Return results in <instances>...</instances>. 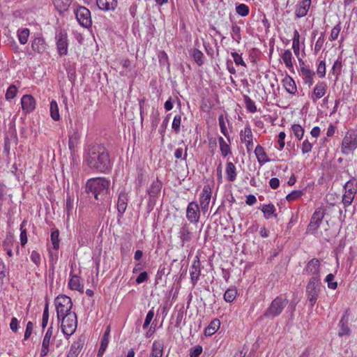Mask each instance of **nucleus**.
<instances>
[{
  "instance_id": "nucleus-2",
  "label": "nucleus",
  "mask_w": 357,
  "mask_h": 357,
  "mask_svg": "<svg viewBox=\"0 0 357 357\" xmlns=\"http://www.w3.org/2000/svg\"><path fill=\"white\" fill-rule=\"evenodd\" d=\"M110 186V181L105 178L97 177L90 178L86 184L88 193H91L97 200L104 199L108 194Z\"/></svg>"
},
{
  "instance_id": "nucleus-18",
  "label": "nucleus",
  "mask_w": 357,
  "mask_h": 357,
  "mask_svg": "<svg viewBox=\"0 0 357 357\" xmlns=\"http://www.w3.org/2000/svg\"><path fill=\"white\" fill-rule=\"evenodd\" d=\"M47 43L43 37H36L31 41V48L34 52L43 54L47 50Z\"/></svg>"
},
{
  "instance_id": "nucleus-35",
  "label": "nucleus",
  "mask_w": 357,
  "mask_h": 357,
  "mask_svg": "<svg viewBox=\"0 0 357 357\" xmlns=\"http://www.w3.org/2000/svg\"><path fill=\"white\" fill-rule=\"evenodd\" d=\"M29 34L30 31L27 28H21L17 30V35L20 44L25 45L28 42Z\"/></svg>"
},
{
  "instance_id": "nucleus-55",
  "label": "nucleus",
  "mask_w": 357,
  "mask_h": 357,
  "mask_svg": "<svg viewBox=\"0 0 357 357\" xmlns=\"http://www.w3.org/2000/svg\"><path fill=\"white\" fill-rule=\"evenodd\" d=\"M218 122H219V126H220V130H221V132L228 139V140L229 141V137H227L228 135V132H227V127H226V123H225V119H224V116L222 114L220 115L219 117H218Z\"/></svg>"
},
{
  "instance_id": "nucleus-6",
  "label": "nucleus",
  "mask_w": 357,
  "mask_h": 357,
  "mask_svg": "<svg viewBox=\"0 0 357 357\" xmlns=\"http://www.w3.org/2000/svg\"><path fill=\"white\" fill-rule=\"evenodd\" d=\"M344 193L342 196V202L344 208L350 206L357 192V180L352 178L344 185Z\"/></svg>"
},
{
  "instance_id": "nucleus-58",
  "label": "nucleus",
  "mask_w": 357,
  "mask_h": 357,
  "mask_svg": "<svg viewBox=\"0 0 357 357\" xmlns=\"http://www.w3.org/2000/svg\"><path fill=\"white\" fill-rule=\"evenodd\" d=\"M109 340L102 337L100 346L98 352V357H102L108 346Z\"/></svg>"
},
{
  "instance_id": "nucleus-39",
  "label": "nucleus",
  "mask_w": 357,
  "mask_h": 357,
  "mask_svg": "<svg viewBox=\"0 0 357 357\" xmlns=\"http://www.w3.org/2000/svg\"><path fill=\"white\" fill-rule=\"evenodd\" d=\"M218 142L221 153L224 157H226L229 153H231V149L229 144L225 141V139L222 137H220L218 138Z\"/></svg>"
},
{
  "instance_id": "nucleus-24",
  "label": "nucleus",
  "mask_w": 357,
  "mask_h": 357,
  "mask_svg": "<svg viewBox=\"0 0 357 357\" xmlns=\"http://www.w3.org/2000/svg\"><path fill=\"white\" fill-rule=\"evenodd\" d=\"M283 86L289 94L295 95L297 92V87L295 81L289 75H286L282 81Z\"/></svg>"
},
{
  "instance_id": "nucleus-22",
  "label": "nucleus",
  "mask_w": 357,
  "mask_h": 357,
  "mask_svg": "<svg viewBox=\"0 0 357 357\" xmlns=\"http://www.w3.org/2000/svg\"><path fill=\"white\" fill-rule=\"evenodd\" d=\"M200 274V262L199 259H196L194 261L190 269V280L193 285H195L197 284Z\"/></svg>"
},
{
  "instance_id": "nucleus-11",
  "label": "nucleus",
  "mask_w": 357,
  "mask_h": 357,
  "mask_svg": "<svg viewBox=\"0 0 357 357\" xmlns=\"http://www.w3.org/2000/svg\"><path fill=\"white\" fill-rule=\"evenodd\" d=\"M321 264L319 259L313 258L310 260L303 268V274L312 275L311 278H320Z\"/></svg>"
},
{
  "instance_id": "nucleus-56",
  "label": "nucleus",
  "mask_w": 357,
  "mask_h": 357,
  "mask_svg": "<svg viewBox=\"0 0 357 357\" xmlns=\"http://www.w3.org/2000/svg\"><path fill=\"white\" fill-rule=\"evenodd\" d=\"M334 275L332 273H329L326 275L325 281L328 283V287L331 289H336L337 287V283L336 282H333Z\"/></svg>"
},
{
  "instance_id": "nucleus-42",
  "label": "nucleus",
  "mask_w": 357,
  "mask_h": 357,
  "mask_svg": "<svg viewBox=\"0 0 357 357\" xmlns=\"http://www.w3.org/2000/svg\"><path fill=\"white\" fill-rule=\"evenodd\" d=\"M50 115L54 121H59L60 119L58 105L55 100L50 102Z\"/></svg>"
},
{
  "instance_id": "nucleus-40",
  "label": "nucleus",
  "mask_w": 357,
  "mask_h": 357,
  "mask_svg": "<svg viewBox=\"0 0 357 357\" xmlns=\"http://www.w3.org/2000/svg\"><path fill=\"white\" fill-rule=\"evenodd\" d=\"M64 208L67 215V220H69L70 216L72 214L73 210V199L71 198L69 193H67Z\"/></svg>"
},
{
  "instance_id": "nucleus-59",
  "label": "nucleus",
  "mask_w": 357,
  "mask_h": 357,
  "mask_svg": "<svg viewBox=\"0 0 357 357\" xmlns=\"http://www.w3.org/2000/svg\"><path fill=\"white\" fill-rule=\"evenodd\" d=\"M341 31V26L340 23L339 22L337 24H336L332 29L331 36H330V40H335L337 38L339 33Z\"/></svg>"
},
{
  "instance_id": "nucleus-31",
  "label": "nucleus",
  "mask_w": 357,
  "mask_h": 357,
  "mask_svg": "<svg viewBox=\"0 0 357 357\" xmlns=\"http://www.w3.org/2000/svg\"><path fill=\"white\" fill-rule=\"evenodd\" d=\"M189 54L199 66L204 64V54L199 50L197 48L191 49L189 51Z\"/></svg>"
},
{
  "instance_id": "nucleus-37",
  "label": "nucleus",
  "mask_w": 357,
  "mask_h": 357,
  "mask_svg": "<svg viewBox=\"0 0 357 357\" xmlns=\"http://www.w3.org/2000/svg\"><path fill=\"white\" fill-rule=\"evenodd\" d=\"M261 211L264 213L266 219H268L271 215L277 217V214L275 213V208L273 204L264 205L261 208Z\"/></svg>"
},
{
  "instance_id": "nucleus-9",
  "label": "nucleus",
  "mask_w": 357,
  "mask_h": 357,
  "mask_svg": "<svg viewBox=\"0 0 357 357\" xmlns=\"http://www.w3.org/2000/svg\"><path fill=\"white\" fill-rule=\"evenodd\" d=\"M75 14L77 22L84 27L91 26L92 20L90 10L84 6H79L75 10Z\"/></svg>"
},
{
  "instance_id": "nucleus-14",
  "label": "nucleus",
  "mask_w": 357,
  "mask_h": 357,
  "mask_svg": "<svg viewBox=\"0 0 357 357\" xmlns=\"http://www.w3.org/2000/svg\"><path fill=\"white\" fill-rule=\"evenodd\" d=\"M51 325H52V324ZM52 335L53 327L52 326H50L48 328L47 332L45 333L43 340L42 347L40 353V357H45L48 354V352L50 351V344Z\"/></svg>"
},
{
  "instance_id": "nucleus-48",
  "label": "nucleus",
  "mask_w": 357,
  "mask_h": 357,
  "mask_svg": "<svg viewBox=\"0 0 357 357\" xmlns=\"http://www.w3.org/2000/svg\"><path fill=\"white\" fill-rule=\"evenodd\" d=\"M26 224V220H24L20 225V243L22 246H24L27 243V234L26 230L24 229L25 225Z\"/></svg>"
},
{
  "instance_id": "nucleus-64",
  "label": "nucleus",
  "mask_w": 357,
  "mask_h": 357,
  "mask_svg": "<svg viewBox=\"0 0 357 357\" xmlns=\"http://www.w3.org/2000/svg\"><path fill=\"white\" fill-rule=\"evenodd\" d=\"M202 352V347L200 345H197L195 348L190 349V357H198Z\"/></svg>"
},
{
  "instance_id": "nucleus-62",
  "label": "nucleus",
  "mask_w": 357,
  "mask_h": 357,
  "mask_svg": "<svg viewBox=\"0 0 357 357\" xmlns=\"http://www.w3.org/2000/svg\"><path fill=\"white\" fill-rule=\"evenodd\" d=\"M30 259L37 266H40L41 258L40 254L37 251L33 250L31 252Z\"/></svg>"
},
{
  "instance_id": "nucleus-16",
  "label": "nucleus",
  "mask_w": 357,
  "mask_h": 357,
  "mask_svg": "<svg viewBox=\"0 0 357 357\" xmlns=\"http://www.w3.org/2000/svg\"><path fill=\"white\" fill-rule=\"evenodd\" d=\"M68 36L66 33H60L56 41L57 50L60 56L68 53Z\"/></svg>"
},
{
  "instance_id": "nucleus-43",
  "label": "nucleus",
  "mask_w": 357,
  "mask_h": 357,
  "mask_svg": "<svg viewBox=\"0 0 357 357\" xmlns=\"http://www.w3.org/2000/svg\"><path fill=\"white\" fill-rule=\"evenodd\" d=\"M282 59L285 64V66L288 68H293V63H292V54L291 52L289 50H284V53L282 55Z\"/></svg>"
},
{
  "instance_id": "nucleus-10",
  "label": "nucleus",
  "mask_w": 357,
  "mask_h": 357,
  "mask_svg": "<svg viewBox=\"0 0 357 357\" xmlns=\"http://www.w3.org/2000/svg\"><path fill=\"white\" fill-rule=\"evenodd\" d=\"M324 217V213L321 208H318L312 214L310 223L307 227V232L314 234L319 227Z\"/></svg>"
},
{
  "instance_id": "nucleus-34",
  "label": "nucleus",
  "mask_w": 357,
  "mask_h": 357,
  "mask_svg": "<svg viewBox=\"0 0 357 357\" xmlns=\"http://www.w3.org/2000/svg\"><path fill=\"white\" fill-rule=\"evenodd\" d=\"M342 68V57L339 56L338 59L334 62L331 70V73L335 76V82L339 79V76L341 74Z\"/></svg>"
},
{
  "instance_id": "nucleus-33",
  "label": "nucleus",
  "mask_w": 357,
  "mask_h": 357,
  "mask_svg": "<svg viewBox=\"0 0 357 357\" xmlns=\"http://www.w3.org/2000/svg\"><path fill=\"white\" fill-rule=\"evenodd\" d=\"M83 340L81 339H79L76 342H74L71 344L68 354L74 356L75 357H77L79 353L80 352L81 349L83 347Z\"/></svg>"
},
{
  "instance_id": "nucleus-21",
  "label": "nucleus",
  "mask_w": 357,
  "mask_h": 357,
  "mask_svg": "<svg viewBox=\"0 0 357 357\" xmlns=\"http://www.w3.org/2000/svg\"><path fill=\"white\" fill-rule=\"evenodd\" d=\"M327 89V85L324 82H319L317 83L314 89L313 93L312 96V100L313 102H316L317 100L322 98Z\"/></svg>"
},
{
  "instance_id": "nucleus-36",
  "label": "nucleus",
  "mask_w": 357,
  "mask_h": 357,
  "mask_svg": "<svg viewBox=\"0 0 357 357\" xmlns=\"http://www.w3.org/2000/svg\"><path fill=\"white\" fill-rule=\"evenodd\" d=\"M226 175L229 181H234L236 178V167L231 162H228L226 167Z\"/></svg>"
},
{
  "instance_id": "nucleus-8",
  "label": "nucleus",
  "mask_w": 357,
  "mask_h": 357,
  "mask_svg": "<svg viewBox=\"0 0 357 357\" xmlns=\"http://www.w3.org/2000/svg\"><path fill=\"white\" fill-rule=\"evenodd\" d=\"M357 148V130L347 132L342 143V152L349 154L351 151Z\"/></svg>"
},
{
  "instance_id": "nucleus-29",
  "label": "nucleus",
  "mask_w": 357,
  "mask_h": 357,
  "mask_svg": "<svg viewBox=\"0 0 357 357\" xmlns=\"http://www.w3.org/2000/svg\"><path fill=\"white\" fill-rule=\"evenodd\" d=\"M163 354V342L160 340L154 341L149 357H162Z\"/></svg>"
},
{
  "instance_id": "nucleus-19",
  "label": "nucleus",
  "mask_w": 357,
  "mask_h": 357,
  "mask_svg": "<svg viewBox=\"0 0 357 357\" xmlns=\"http://www.w3.org/2000/svg\"><path fill=\"white\" fill-rule=\"evenodd\" d=\"M211 197V190L208 185H205L203 188L202 192L200 195L199 202L200 206L203 209H207Z\"/></svg>"
},
{
  "instance_id": "nucleus-53",
  "label": "nucleus",
  "mask_w": 357,
  "mask_h": 357,
  "mask_svg": "<svg viewBox=\"0 0 357 357\" xmlns=\"http://www.w3.org/2000/svg\"><path fill=\"white\" fill-rule=\"evenodd\" d=\"M17 91V87L15 85H10L6 91V99L7 100L13 99L16 96Z\"/></svg>"
},
{
  "instance_id": "nucleus-46",
  "label": "nucleus",
  "mask_w": 357,
  "mask_h": 357,
  "mask_svg": "<svg viewBox=\"0 0 357 357\" xmlns=\"http://www.w3.org/2000/svg\"><path fill=\"white\" fill-rule=\"evenodd\" d=\"M243 100L245 104L246 109L251 113L257 112V107L255 102L248 95H243Z\"/></svg>"
},
{
  "instance_id": "nucleus-26",
  "label": "nucleus",
  "mask_w": 357,
  "mask_h": 357,
  "mask_svg": "<svg viewBox=\"0 0 357 357\" xmlns=\"http://www.w3.org/2000/svg\"><path fill=\"white\" fill-rule=\"evenodd\" d=\"M96 4L102 10H114L117 6V0H96Z\"/></svg>"
},
{
  "instance_id": "nucleus-52",
  "label": "nucleus",
  "mask_w": 357,
  "mask_h": 357,
  "mask_svg": "<svg viewBox=\"0 0 357 357\" xmlns=\"http://www.w3.org/2000/svg\"><path fill=\"white\" fill-rule=\"evenodd\" d=\"M291 128L296 137L301 140L304 134V129L298 124L293 125Z\"/></svg>"
},
{
  "instance_id": "nucleus-25",
  "label": "nucleus",
  "mask_w": 357,
  "mask_h": 357,
  "mask_svg": "<svg viewBox=\"0 0 357 357\" xmlns=\"http://www.w3.org/2000/svg\"><path fill=\"white\" fill-rule=\"evenodd\" d=\"M70 278L68 282V287L72 290H76L80 292H83L84 286L80 282V278L78 275L73 274L70 273Z\"/></svg>"
},
{
  "instance_id": "nucleus-63",
  "label": "nucleus",
  "mask_w": 357,
  "mask_h": 357,
  "mask_svg": "<svg viewBox=\"0 0 357 357\" xmlns=\"http://www.w3.org/2000/svg\"><path fill=\"white\" fill-rule=\"evenodd\" d=\"M324 43V33L321 32L319 38L317 40L314 45V52H318L321 49Z\"/></svg>"
},
{
  "instance_id": "nucleus-7",
  "label": "nucleus",
  "mask_w": 357,
  "mask_h": 357,
  "mask_svg": "<svg viewBox=\"0 0 357 357\" xmlns=\"http://www.w3.org/2000/svg\"><path fill=\"white\" fill-rule=\"evenodd\" d=\"M320 278H311L306 286V294L311 307L314 306L320 292Z\"/></svg>"
},
{
  "instance_id": "nucleus-5",
  "label": "nucleus",
  "mask_w": 357,
  "mask_h": 357,
  "mask_svg": "<svg viewBox=\"0 0 357 357\" xmlns=\"http://www.w3.org/2000/svg\"><path fill=\"white\" fill-rule=\"evenodd\" d=\"M55 305L57 319L60 321L61 317L72 313L73 303L71 298L66 295H61L56 298Z\"/></svg>"
},
{
  "instance_id": "nucleus-13",
  "label": "nucleus",
  "mask_w": 357,
  "mask_h": 357,
  "mask_svg": "<svg viewBox=\"0 0 357 357\" xmlns=\"http://www.w3.org/2000/svg\"><path fill=\"white\" fill-rule=\"evenodd\" d=\"M311 3V0H302L298 2L295 6V17L296 18L305 17L307 15Z\"/></svg>"
},
{
  "instance_id": "nucleus-27",
  "label": "nucleus",
  "mask_w": 357,
  "mask_h": 357,
  "mask_svg": "<svg viewBox=\"0 0 357 357\" xmlns=\"http://www.w3.org/2000/svg\"><path fill=\"white\" fill-rule=\"evenodd\" d=\"M255 153L260 165H263L270 161L264 149L261 145H257L256 146Z\"/></svg>"
},
{
  "instance_id": "nucleus-1",
  "label": "nucleus",
  "mask_w": 357,
  "mask_h": 357,
  "mask_svg": "<svg viewBox=\"0 0 357 357\" xmlns=\"http://www.w3.org/2000/svg\"><path fill=\"white\" fill-rule=\"evenodd\" d=\"M85 161L92 169L105 173L111 167V162L106 149L100 144H90L86 149Z\"/></svg>"
},
{
  "instance_id": "nucleus-12",
  "label": "nucleus",
  "mask_w": 357,
  "mask_h": 357,
  "mask_svg": "<svg viewBox=\"0 0 357 357\" xmlns=\"http://www.w3.org/2000/svg\"><path fill=\"white\" fill-rule=\"evenodd\" d=\"M200 212L198 204L194 202H190L186 210V217L191 222H197L199 219Z\"/></svg>"
},
{
  "instance_id": "nucleus-50",
  "label": "nucleus",
  "mask_w": 357,
  "mask_h": 357,
  "mask_svg": "<svg viewBox=\"0 0 357 357\" xmlns=\"http://www.w3.org/2000/svg\"><path fill=\"white\" fill-rule=\"evenodd\" d=\"M51 241L53 248L57 250L59 248V230L52 231L51 233Z\"/></svg>"
},
{
  "instance_id": "nucleus-3",
  "label": "nucleus",
  "mask_w": 357,
  "mask_h": 357,
  "mask_svg": "<svg viewBox=\"0 0 357 357\" xmlns=\"http://www.w3.org/2000/svg\"><path fill=\"white\" fill-rule=\"evenodd\" d=\"M289 301L286 298L277 296L274 298L264 313L265 317L274 318L281 314L284 309L286 307Z\"/></svg>"
},
{
  "instance_id": "nucleus-4",
  "label": "nucleus",
  "mask_w": 357,
  "mask_h": 357,
  "mask_svg": "<svg viewBox=\"0 0 357 357\" xmlns=\"http://www.w3.org/2000/svg\"><path fill=\"white\" fill-rule=\"evenodd\" d=\"M61 328L64 335L68 338L76 331L77 326V319L75 312L68 313L66 316L61 317Z\"/></svg>"
},
{
  "instance_id": "nucleus-47",
  "label": "nucleus",
  "mask_w": 357,
  "mask_h": 357,
  "mask_svg": "<svg viewBox=\"0 0 357 357\" xmlns=\"http://www.w3.org/2000/svg\"><path fill=\"white\" fill-rule=\"evenodd\" d=\"M299 38H300L299 33H298V31L296 29H295L294 31L292 48H293L294 52L296 55H298L299 54V50H300V47H299Z\"/></svg>"
},
{
  "instance_id": "nucleus-23",
  "label": "nucleus",
  "mask_w": 357,
  "mask_h": 357,
  "mask_svg": "<svg viewBox=\"0 0 357 357\" xmlns=\"http://www.w3.org/2000/svg\"><path fill=\"white\" fill-rule=\"evenodd\" d=\"M301 73L303 76L305 84H307L309 86L313 84V77L315 75V73L310 70L308 67L304 65L301 67Z\"/></svg>"
},
{
  "instance_id": "nucleus-38",
  "label": "nucleus",
  "mask_w": 357,
  "mask_h": 357,
  "mask_svg": "<svg viewBox=\"0 0 357 357\" xmlns=\"http://www.w3.org/2000/svg\"><path fill=\"white\" fill-rule=\"evenodd\" d=\"M236 13L241 17H246L250 13V8L245 3H236Z\"/></svg>"
},
{
  "instance_id": "nucleus-17",
  "label": "nucleus",
  "mask_w": 357,
  "mask_h": 357,
  "mask_svg": "<svg viewBox=\"0 0 357 357\" xmlns=\"http://www.w3.org/2000/svg\"><path fill=\"white\" fill-rule=\"evenodd\" d=\"M128 194L124 191L121 192L117 201V211L119 218H121L125 213L128 206Z\"/></svg>"
},
{
  "instance_id": "nucleus-20",
  "label": "nucleus",
  "mask_w": 357,
  "mask_h": 357,
  "mask_svg": "<svg viewBox=\"0 0 357 357\" xmlns=\"http://www.w3.org/2000/svg\"><path fill=\"white\" fill-rule=\"evenodd\" d=\"M22 108L26 113L32 112L35 109L36 102L31 95H24L21 99Z\"/></svg>"
},
{
  "instance_id": "nucleus-54",
  "label": "nucleus",
  "mask_w": 357,
  "mask_h": 357,
  "mask_svg": "<svg viewBox=\"0 0 357 357\" xmlns=\"http://www.w3.org/2000/svg\"><path fill=\"white\" fill-rule=\"evenodd\" d=\"M48 320H49V305H48V303H46L45 307H44V310H43L42 324H41V326L43 329L45 328H46L47 323H48Z\"/></svg>"
},
{
  "instance_id": "nucleus-61",
  "label": "nucleus",
  "mask_w": 357,
  "mask_h": 357,
  "mask_svg": "<svg viewBox=\"0 0 357 357\" xmlns=\"http://www.w3.org/2000/svg\"><path fill=\"white\" fill-rule=\"evenodd\" d=\"M231 56L234 59V63L237 66L241 65V66H246L245 63L243 60V58H242L241 55H240L237 52H231Z\"/></svg>"
},
{
  "instance_id": "nucleus-60",
  "label": "nucleus",
  "mask_w": 357,
  "mask_h": 357,
  "mask_svg": "<svg viewBox=\"0 0 357 357\" xmlns=\"http://www.w3.org/2000/svg\"><path fill=\"white\" fill-rule=\"evenodd\" d=\"M317 75L320 78H323L326 75V63L324 61H321L318 65L317 70Z\"/></svg>"
},
{
  "instance_id": "nucleus-32",
  "label": "nucleus",
  "mask_w": 357,
  "mask_h": 357,
  "mask_svg": "<svg viewBox=\"0 0 357 357\" xmlns=\"http://www.w3.org/2000/svg\"><path fill=\"white\" fill-rule=\"evenodd\" d=\"M162 183L158 179L153 181L148 189V193L151 197H156L161 190Z\"/></svg>"
},
{
  "instance_id": "nucleus-44",
  "label": "nucleus",
  "mask_w": 357,
  "mask_h": 357,
  "mask_svg": "<svg viewBox=\"0 0 357 357\" xmlns=\"http://www.w3.org/2000/svg\"><path fill=\"white\" fill-rule=\"evenodd\" d=\"M240 135L241 141L246 142L248 140H252L253 135L250 126L249 125L245 126L244 131H241Z\"/></svg>"
},
{
  "instance_id": "nucleus-49",
  "label": "nucleus",
  "mask_w": 357,
  "mask_h": 357,
  "mask_svg": "<svg viewBox=\"0 0 357 357\" xmlns=\"http://www.w3.org/2000/svg\"><path fill=\"white\" fill-rule=\"evenodd\" d=\"M231 37L232 38L236 41L238 43H240L241 40V28L236 24H233L231 26Z\"/></svg>"
},
{
  "instance_id": "nucleus-45",
  "label": "nucleus",
  "mask_w": 357,
  "mask_h": 357,
  "mask_svg": "<svg viewBox=\"0 0 357 357\" xmlns=\"http://www.w3.org/2000/svg\"><path fill=\"white\" fill-rule=\"evenodd\" d=\"M180 233H181L180 238L182 240L183 243H188V242L190 241V240L192 239V234L188 230L186 225H184L182 227V229Z\"/></svg>"
},
{
  "instance_id": "nucleus-15",
  "label": "nucleus",
  "mask_w": 357,
  "mask_h": 357,
  "mask_svg": "<svg viewBox=\"0 0 357 357\" xmlns=\"http://www.w3.org/2000/svg\"><path fill=\"white\" fill-rule=\"evenodd\" d=\"M338 325L340 327L338 335L340 337H342L344 335L349 336L351 335V330L349 327V310H346V311L344 312Z\"/></svg>"
},
{
  "instance_id": "nucleus-41",
  "label": "nucleus",
  "mask_w": 357,
  "mask_h": 357,
  "mask_svg": "<svg viewBox=\"0 0 357 357\" xmlns=\"http://www.w3.org/2000/svg\"><path fill=\"white\" fill-rule=\"evenodd\" d=\"M79 139V135L77 132H74L69 136L68 139V147L71 151H75V148L77 146Z\"/></svg>"
},
{
  "instance_id": "nucleus-51",
  "label": "nucleus",
  "mask_w": 357,
  "mask_h": 357,
  "mask_svg": "<svg viewBox=\"0 0 357 357\" xmlns=\"http://www.w3.org/2000/svg\"><path fill=\"white\" fill-rule=\"evenodd\" d=\"M236 294V289H228L224 294V299L226 302L231 303L235 299Z\"/></svg>"
},
{
  "instance_id": "nucleus-28",
  "label": "nucleus",
  "mask_w": 357,
  "mask_h": 357,
  "mask_svg": "<svg viewBox=\"0 0 357 357\" xmlns=\"http://www.w3.org/2000/svg\"><path fill=\"white\" fill-rule=\"evenodd\" d=\"M73 0H53V4L60 13L67 11Z\"/></svg>"
},
{
  "instance_id": "nucleus-57",
  "label": "nucleus",
  "mask_w": 357,
  "mask_h": 357,
  "mask_svg": "<svg viewBox=\"0 0 357 357\" xmlns=\"http://www.w3.org/2000/svg\"><path fill=\"white\" fill-rule=\"evenodd\" d=\"M303 194V193L302 190H294L287 195L286 199L288 202H292L300 198Z\"/></svg>"
},
{
  "instance_id": "nucleus-30",
  "label": "nucleus",
  "mask_w": 357,
  "mask_h": 357,
  "mask_svg": "<svg viewBox=\"0 0 357 357\" xmlns=\"http://www.w3.org/2000/svg\"><path fill=\"white\" fill-rule=\"evenodd\" d=\"M220 321L218 319H214L211 321L209 325L204 330V335L206 336H211L213 335L220 328Z\"/></svg>"
}]
</instances>
